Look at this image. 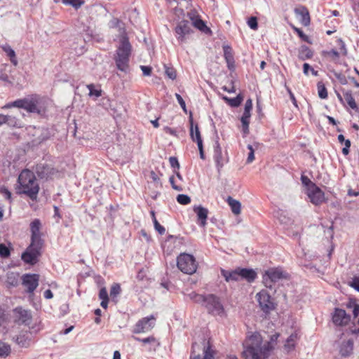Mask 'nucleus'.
<instances>
[{"instance_id":"51","label":"nucleus","mask_w":359,"mask_h":359,"mask_svg":"<svg viewBox=\"0 0 359 359\" xmlns=\"http://www.w3.org/2000/svg\"><path fill=\"white\" fill-rule=\"evenodd\" d=\"M176 199H177V201L180 204H182V205H187V204L190 203V202H191L190 197L185 194H179L177 196Z\"/></svg>"},{"instance_id":"21","label":"nucleus","mask_w":359,"mask_h":359,"mask_svg":"<svg viewBox=\"0 0 359 359\" xmlns=\"http://www.w3.org/2000/svg\"><path fill=\"white\" fill-rule=\"evenodd\" d=\"M194 210L197 215L200 226L204 227L206 225L208 210L204 207L199 205L197 207H194Z\"/></svg>"},{"instance_id":"15","label":"nucleus","mask_w":359,"mask_h":359,"mask_svg":"<svg viewBox=\"0 0 359 359\" xmlns=\"http://www.w3.org/2000/svg\"><path fill=\"white\" fill-rule=\"evenodd\" d=\"M351 321V316L341 309L335 308L332 313V322L337 326H345Z\"/></svg>"},{"instance_id":"6","label":"nucleus","mask_w":359,"mask_h":359,"mask_svg":"<svg viewBox=\"0 0 359 359\" xmlns=\"http://www.w3.org/2000/svg\"><path fill=\"white\" fill-rule=\"evenodd\" d=\"M200 345L197 343H194L191 347V352L190 359H215L216 351L210 344V341H203V356L199 353Z\"/></svg>"},{"instance_id":"19","label":"nucleus","mask_w":359,"mask_h":359,"mask_svg":"<svg viewBox=\"0 0 359 359\" xmlns=\"http://www.w3.org/2000/svg\"><path fill=\"white\" fill-rule=\"evenodd\" d=\"M224 57L227 65V67L229 70L232 71L235 69V60L233 54L232 48L225 45L223 46Z\"/></svg>"},{"instance_id":"30","label":"nucleus","mask_w":359,"mask_h":359,"mask_svg":"<svg viewBox=\"0 0 359 359\" xmlns=\"http://www.w3.org/2000/svg\"><path fill=\"white\" fill-rule=\"evenodd\" d=\"M297 340V334H290V336L285 341V343L284 344V350L287 353L293 351L295 347Z\"/></svg>"},{"instance_id":"5","label":"nucleus","mask_w":359,"mask_h":359,"mask_svg":"<svg viewBox=\"0 0 359 359\" xmlns=\"http://www.w3.org/2000/svg\"><path fill=\"white\" fill-rule=\"evenodd\" d=\"M177 266L186 274H193L197 269V263L194 257L187 253H182L177 257Z\"/></svg>"},{"instance_id":"36","label":"nucleus","mask_w":359,"mask_h":359,"mask_svg":"<svg viewBox=\"0 0 359 359\" xmlns=\"http://www.w3.org/2000/svg\"><path fill=\"white\" fill-rule=\"evenodd\" d=\"M223 99L232 107H237L240 106L243 100V97L241 94L233 98H229L226 96H224Z\"/></svg>"},{"instance_id":"55","label":"nucleus","mask_w":359,"mask_h":359,"mask_svg":"<svg viewBox=\"0 0 359 359\" xmlns=\"http://www.w3.org/2000/svg\"><path fill=\"white\" fill-rule=\"evenodd\" d=\"M10 352V346L4 344L0 346V357H6L9 355Z\"/></svg>"},{"instance_id":"64","label":"nucleus","mask_w":359,"mask_h":359,"mask_svg":"<svg viewBox=\"0 0 359 359\" xmlns=\"http://www.w3.org/2000/svg\"><path fill=\"white\" fill-rule=\"evenodd\" d=\"M99 297L100 299H108V293L105 287H102L100 289L99 292Z\"/></svg>"},{"instance_id":"13","label":"nucleus","mask_w":359,"mask_h":359,"mask_svg":"<svg viewBox=\"0 0 359 359\" xmlns=\"http://www.w3.org/2000/svg\"><path fill=\"white\" fill-rule=\"evenodd\" d=\"M36 177L39 180H52L54 177H59L58 172L48 165L38 164L35 168Z\"/></svg>"},{"instance_id":"61","label":"nucleus","mask_w":359,"mask_h":359,"mask_svg":"<svg viewBox=\"0 0 359 359\" xmlns=\"http://www.w3.org/2000/svg\"><path fill=\"white\" fill-rule=\"evenodd\" d=\"M175 97L182 109L184 110V111L187 112L186 104L182 97L177 93L175 94Z\"/></svg>"},{"instance_id":"53","label":"nucleus","mask_w":359,"mask_h":359,"mask_svg":"<svg viewBox=\"0 0 359 359\" xmlns=\"http://www.w3.org/2000/svg\"><path fill=\"white\" fill-rule=\"evenodd\" d=\"M10 250L5 244H0V256L2 258H7L10 256Z\"/></svg>"},{"instance_id":"40","label":"nucleus","mask_w":359,"mask_h":359,"mask_svg":"<svg viewBox=\"0 0 359 359\" xmlns=\"http://www.w3.org/2000/svg\"><path fill=\"white\" fill-rule=\"evenodd\" d=\"M18 275L14 273H9L7 274L6 283L9 286L15 287L18 284Z\"/></svg>"},{"instance_id":"26","label":"nucleus","mask_w":359,"mask_h":359,"mask_svg":"<svg viewBox=\"0 0 359 359\" xmlns=\"http://www.w3.org/2000/svg\"><path fill=\"white\" fill-rule=\"evenodd\" d=\"M330 194H325L316 185V205L323 203H327Z\"/></svg>"},{"instance_id":"59","label":"nucleus","mask_w":359,"mask_h":359,"mask_svg":"<svg viewBox=\"0 0 359 359\" xmlns=\"http://www.w3.org/2000/svg\"><path fill=\"white\" fill-rule=\"evenodd\" d=\"M169 161H170V164L171 167L174 169V172H175L176 168L179 169L180 164H179L178 160L176 157H173V156L170 157Z\"/></svg>"},{"instance_id":"12","label":"nucleus","mask_w":359,"mask_h":359,"mask_svg":"<svg viewBox=\"0 0 359 359\" xmlns=\"http://www.w3.org/2000/svg\"><path fill=\"white\" fill-rule=\"evenodd\" d=\"M156 318L154 316L145 317L137 321L135 324L133 333L139 334L151 330L155 325Z\"/></svg>"},{"instance_id":"7","label":"nucleus","mask_w":359,"mask_h":359,"mask_svg":"<svg viewBox=\"0 0 359 359\" xmlns=\"http://www.w3.org/2000/svg\"><path fill=\"white\" fill-rule=\"evenodd\" d=\"M18 193L25 194L30 199L34 201L37 198L39 186L37 181H18Z\"/></svg>"},{"instance_id":"33","label":"nucleus","mask_w":359,"mask_h":359,"mask_svg":"<svg viewBox=\"0 0 359 359\" xmlns=\"http://www.w3.org/2000/svg\"><path fill=\"white\" fill-rule=\"evenodd\" d=\"M344 98L348 105L352 109L355 111H358V107L357 106V104L352 96L351 92L350 90L344 91Z\"/></svg>"},{"instance_id":"37","label":"nucleus","mask_w":359,"mask_h":359,"mask_svg":"<svg viewBox=\"0 0 359 359\" xmlns=\"http://www.w3.org/2000/svg\"><path fill=\"white\" fill-rule=\"evenodd\" d=\"M17 180H36V176L34 171L25 168L21 171Z\"/></svg>"},{"instance_id":"25","label":"nucleus","mask_w":359,"mask_h":359,"mask_svg":"<svg viewBox=\"0 0 359 359\" xmlns=\"http://www.w3.org/2000/svg\"><path fill=\"white\" fill-rule=\"evenodd\" d=\"M241 279H245L251 283L257 278V273L251 269H240Z\"/></svg>"},{"instance_id":"48","label":"nucleus","mask_w":359,"mask_h":359,"mask_svg":"<svg viewBox=\"0 0 359 359\" xmlns=\"http://www.w3.org/2000/svg\"><path fill=\"white\" fill-rule=\"evenodd\" d=\"M87 88L89 90V96H95L96 97L101 96L102 90L100 89H95V86L93 83L87 85Z\"/></svg>"},{"instance_id":"18","label":"nucleus","mask_w":359,"mask_h":359,"mask_svg":"<svg viewBox=\"0 0 359 359\" xmlns=\"http://www.w3.org/2000/svg\"><path fill=\"white\" fill-rule=\"evenodd\" d=\"M294 13L298 20L304 25L307 26L310 23L309 11L304 6H298L294 8Z\"/></svg>"},{"instance_id":"42","label":"nucleus","mask_w":359,"mask_h":359,"mask_svg":"<svg viewBox=\"0 0 359 359\" xmlns=\"http://www.w3.org/2000/svg\"><path fill=\"white\" fill-rule=\"evenodd\" d=\"M318 229H321L324 231V235L327 241H330L333 238L334 236V231H333V224H332L329 227L325 229V226L321 224L318 226Z\"/></svg>"},{"instance_id":"10","label":"nucleus","mask_w":359,"mask_h":359,"mask_svg":"<svg viewBox=\"0 0 359 359\" xmlns=\"http://www.w3.org/2000/svg\"><path fill=\"white\" fill-rule=\"evenodd\" d=\"M259 305L263 312L268 313L275 309V303L266 290H261L256 294Z\"/></svg>"},{"instance_id":"47","label":"nucleus","mask_w":359,"mask_h":359,"mask_svg":"<svg viewBox=\"0 0 359 359\" xmlns=\"http://www.w3.org/2000/svg\"><path fill=\"white\" fill-rule=\"evenodd\" d=\"M165 74L170 79L175 80L177 77L175 69L172 67H168L164 65Z\"/></svg>"},{"instance_id":"27","label":"nucleus","mask_w":359,"mask_h":359,"mask_svg":"<svg viewBox=\"0 0 359 359\" xmlns=\"http://www.w3.org/2000/svg\"><path fill=\"white\" fill-rule=\"evenodd\" d=\"M303 255L302 257L299 256V264L306 269H313V262L311 257L312 255L307 256L306 252H302Z\"/></svg>"},{"instance_id":"54","label":"nucleus","mask_w":359,"mask_h":359,"mask_svg":"<svg viewBox=\"0 0 359 359\" xmlns=\"http://www.w3.org/2000/svg\"><path fill=\"white\" fill-rule=\"evenodd\" d=\"M248 25L253 30L258 28L257 18L255 16H251L248 20Z\"/></svg>"},{"instance_id":"38","label":"nucleus","mask_w":359,"mask_h":359,"mask_svg":"<svg viewBox=\"0 0 359 359\" xmlns=\"http://www.w3.org/2000/svg\"><path fill=\"white\" fill-rule=\"evenodd\" d=\"M214 158L218 164L220 163L222 160V148L218 140L215 141L214 145Z\"/></svg>"},{"instance_id":"46","label":"nucleus","mask_w":359,"mask_h":359,"mask_svg":"<svg viewBox=\"0 0 359 359\" xmlns=\"http://www.w3.org/2000/svg\"><path fill=\"white\" fill-rule=\"evenodd\" d=\"M250 118L241 116V121L242 123V131L244 135L249 133V124Z\"/></svg>"},{"instance_id":"24","label":"nucleus","mask_w":359,"mask_h":359,"mask_svg":"<svg viewBox=\"0 0 359 359\" xmlns=\"http://www.w3.org/2000/svg\"><path fill=\"white\" fill-rule=\"evenodd\" d=\"M304 193L307 195L311 203L314 204V183L313 181H302Z\"/></svg>"},{"instance_id":"60","label":"nucleus","mask_w":359,"mask_h":359,"mask_svg":"<svg viewBox=\"0 0 359 359\" xmlns=\"http://www.w3.org/2000/svg\"><path fill=\"white\" fill-rule=\"evenodd\" d=\"M350 285L359 292V276H354L350 283Z\"/></svg>"},{"instance_id":"63","label":"nucleus","mask_w":359,"mask_h":359,"mask_svg":"<svg viewBox=\"0 0 359 359\" xmlns=\"http://www.w3.org/2000/svg\"><path fill=\"white\" fill-rule=\"evenodd\" d=\"M140 68L142 71V74L144 76H150L151 75V71H152V69L151 67L142 65L140 67Z\"/></svg>"},{"instance_id":"1","label":"nucleus","mask_w":359,"mask_h":359,"mask_svg":"<svg viewBox=\"0 0 359 359\" xmlns=\"http://www.w3.org/2000/svg\"><path fill=\"white\" fill-rule=\"evenodd\" d=\"M278 337L279 334L275 333L271 337L269 341L262 344V337L259 333L252 334L243 343V357L244 359H266Z\"/></svg>"},{"instance_id":"16","label":"nucleus","mask_w":359,"mask_h":359,"mask_svg":"<svg viewBox=\"0 0 359 359\" xmlns=\"http://www.w3.org/2000/svg\"><path fill=\"white\" fill-rule=\"evenodd\" d=\"M39 276L37 274H25L22 276V285L29 293H32L39 285Z\"/></svg>"},{"instance_id":"3","label":"nucleus","mask_w":359,"mask_h":359,"mask_svg":"<svg viewBox=\"0 0 359 359\" xmlns=\"http://www.w3.org/2000/svg\"><path fill=\"white\" fill-rule=\"evenodd\" d=\"M17 107L23 109L28 113L36 114L42 116L46 112L45 107L43 104V99L38 95H32L31 96L18 99L13 102L6 104L2 109H11Z\"/></svg>"},{"instance_id":"49","label":"nucleus","mask_w":359,"mask_h":359,"mask_svg":"<svg viewBox=\"0 0 359 359\" xmlns=\"http://www.w3.org/2000/svg\"><path fill=\"white\" fill-rule=\"evenodd\" d=\"M121 287L120 285L118 283L114 284L110 290V296L114 299L116 298L121 292Z\"/></svg>"},{"instance_id":"4","label":"nucleus","mask_w":359,"mask_h":359,"mask_svg":"<svg viewBox=\"0 0 359 359\" xmlns=\"http://www.w3.org/2000/svg\"><path fill=\"white\" fill-rule=\"evenodd\" d=\"M202 305L205 307L208 313L212 316H224L225 315L224 308L220 299L212 294L205 295Z\"/></svg>"},{"instance_id":"43","label":"nucleus","mask_w":359,"mask_h":359,"mask_svg":"<svg viewBox=\"0 0 359 359\" xmlns=\"http://www.w3.org/2000/svg\"><path fill=\"white\" fill-rule=\"evenodd\" d=\"M318 96L321 99H325L327 97V91L323 82H318L317 83Z\"/></svg>"},{"instance_id":"58","label":"nucleus","mask_w":359,"mask_h":359,"mask_svg":"<svg viewBox=\"0 0 359 359\" xmlns=\"http://www.w3.org/2000/svg\"><path fill=\"white\" fill-rule=\"evenodd\" d=\"M311 72L312 74L314 75V67L310 66L308 63H304L303 65V72L305 75L308 76L309 72Z\"/></svg>"},{"instance_id":"44","label":"nucleus","mask_w":359,"mask_h":359,"mask_svg":"<svg viewBox=\"0 0 359 359\" xmlns=\"http://www.w3.org/2000/svg\"><path fill=\"white\" fill-rule=\"evenodd\" d=\"M5 123L11 127H19V121L17 118L12 116L4 115Z\"/></svg>"},{"instance_id":"20","label":"nucleus","mask_w":359,"mask_h":359,"mask_svg":"<svg viewBox=\"0 0 359 359\" xmlns=\"http://www.w3.org/2000/svg\"><path fill=\"white\" fill-rule=\"evenodd\" d=\"M190 122V137L192 141L196 142V144L202 143L203 140L201 135V132L198 124H194L192 116L189 117Z\"/></svg>"},{"instance_id":"32","label":"nucleus","mask_w":359,"mask_h":359,"mask_svg":"<svg viewBox=\"0 0 359 359\" xmlns=\"http://www.w3.org/2000/svg\"><path fill=\"white\" fill-rule=\"evenodd\" d=\"M313 56V52L305 45L301 46L299 50V58L302 60H306Z\"/></svg>"},{"instance_id":"50","label":"nucleus","mask_w":359,"mask_h":359,"mask_svg":"<svg viewBox=\"0 0 359 359\" xmlns=\"http://www.w3.org/2000/svg\"><path fill=\"white\" fill-rule=\"evenodd\" d=\"M294 31L298 34V36L300 37V39L305 41V42H307L309 43H311V41L310 40L309 37L306 35L303 31L296 27H292Z\"/></svg>"},{"instance_id":"41","label":"nucleus","mask_w":359,"mask_h":359,"mask_svg":"<svg viewBox=\"0 0 359 359\" xmlns=\"http://www.w3.org/2000/svg\"><path fill=\"white\" fill-rule=\"evenodd\" d=\"M187 297L191 300H193L194 302L202 304L203 302H204V298L205 295L200 294L195 292H191V293L187 294Z\"/></svg>"},{"instance_id":"29","label":"nucleus","mask_w":359,"mask_h":359,"mask_svg":"<svg viewBox=\"0 0 359 359\" xmlns=\"http://www.w3.org/2000/svg\"><path fill=\"white\" fill-rule=\"evenodd\" d=\"M226 201H227L229 205L230 206L232 212L234 215H238L241 213V204L238 201L233 199L231 196H229L227 198Z\"/></svg>"},{"instance_id":"17","label":"nucleus","mask_w":359,"mask_h":359,"mask_svg":"<svg viewBox=\"0 0 359 359\" xmlns=\"http://www.w3.org/2000/svg\"><path fill=\"white\" fill-rule=\"evenodd\" d=\"M41 222L38 219H34L31 224H30V230L32 233L31 236V243H36L37 245L39 243L43 244V241L41 238V233H40V229H41Z\"/></svg>"},{"instance_id":"28","label":"nucleus","mask_w":359,"mask_h":359,"mask_svg":"<svg viewBox=\"0 0 359 359\" xmlns=\"http://www.w3.org/2000/svg\"><path fill=\"white\" fill-rule=\"evenodd\" d=\"M277 218L281 224L286 226H289L293 223V219L283 210H279L277 212Z\"/></svg>"},{"instance_id":"34","label":"nucleus","mask_w":359,"mask_h":359,"mask_svg":"<svg viewBox=\"0 0 359 359\" xmlns=\"http://www.w3.org/2000/svg\"><path fill=\"white\" fill-rule=\"evenodd\" d=\"M83 32L86 34L85 41H90L91 40L99 41V36L95 34L94 29L90 26H84Z\"/></svg>"},{"instance_id":"2","label":"nucleus","mask_w":359,"mask_h":359,"mask_svg":"<svg viewBox=\"0 0 359 359\" xmlns=\"http://www.w3.org/2000/svg\"><path fill=\"white\" fill-rule=\"evenodd\" d=\"M132 53V46L126 33L121 35L119 44L114 56L116 68L124 73L130 71V57Z\"/></svg>"},{"instance_id":"35","label":"nucleus","mask_w":359,"mask_h":359,"mask_svg":"<svg viewBox=\"0 0 359 359\" xmlns=\"http://www.w3.org/2000/svg\"><path fill=\"white\" fill-rule=\"evenodd\" d=\"M193 27H195L200 31L204 32L205 34L211 33V30L209 27L206 26L205 22L200 18L196 19L193 22H191Z\"/></svg>"},{"instance_id":"62","label":"nucleus","mask_w":359,"mask_h":359,"mask_svg":"<svg viewBox=\"0 0 359 359\" xmlns=\"http://www.w3.org/2000/svg\"><path fill=\"white\" fill-rule=\"evenodd\" d=\"M3 50L8 57H13L15 54L14 50L8 45L4 46Z\"/></svg>"},{"instance_id":"8","label":"nucleus","mask_w":359,"mask_h":359,"mask_svg":"<svg viewBox=\"0 0 359 359\" xmlns=\"http://www.w3.org/2000/svg\"><path fill=\"white\" fill-rule=\"evenodd\" d=\"M43 246L42 243L38 245L31 243L25 252L22 255V259L27 264H34L37 262L38 257L41 255V250Z\"/></svg>"},{"instance_id":"9","label":"nucleus","mask_w":359,"mask_h":359,"mask_svg":"<svg viewBox=\"0 0 359 359\" xmlns=\"http://www.w3.org/2000/svg\"><path fill=\"white\" fill-rule=\"evenodd\" d=\"M193 31L191 22L185 20L180 21L175 28L177 39L180 43L186 42Z\"/></svg>"},{"instance_id":"52","label":"nucleus","mask_w":359,"mask_h":359,"mask_svg":"<svg viewBox=\"0 0 359 359\" xmlns=\"http://www.w3.org/2000/svg\"><path fill=\"white\" fill-rule=\"evenodd\" d=\"M121 25H123L122 22L118 19V18H114L110 21V27H118L120 30L123 29V32H121V35L125 32L124 27H122Z\"/></svg>"},{"instance_id":"14","label":"nucleus","mask_w":359,"mask_h":359,"mask_svg":"<svg viewBox=\"0 0 359 359\" xmlns=\"http://www.w3.org/2000/svg\"><path fill=\"white\" fill-rule=\"evenodd\" d=\"M15 315V322L19 325L29 326L32 320V316L29 310L23 309L21 307H17L13 311Z\"/></svg>"},{"instance_id":"39","label":"nucleus","mask_w":359,"mask_h":359,"mask_svg":"<svg viewBox=\"0 0 359 359\" xmlns=\"http://www.w3.org/2000/svg\"><path fill=\"white\" fill-rule=\"evenodd\" d=\"M65 5L72 6L76 10L81 8L85 3L84 0H62Z\"/></svg>"},{"instance_id":"11","label":"nucleus","mask_w":359,"mask_h":359,"mask_svg":"<svg viewBox=\"0 0 359 359\" xmlns=\"http://www.w3.org/2000/svg\"><path fill=\"white\" fill-rule=\"evenodd\" d=\"M284 278H285V276L281 269H270L265 272L263 281L266 287L272 289L273 283Z\"/></svg>"},{"instance_id":"56","label":"nucleus","mask_w":359,"mask_h":359,"mask_svg":"<svg viewBox=\"0 0 359 359\" xmlns=\"http://www.w3.org/2000/svg\"><path fill=\"white\" fill-rule=\"evenodd\" d=\"M155 229L161 234L163 235L165 232V228L159 224L156 218L153 221Z\"/></svg>"},{"instance_id":"22","label":"nucleus","mask_w":359,"mask_h":359,"mask_svg":"<svg viewBox=\"0 0 359 359\" xmlns=\"http://www.w3.org/2000/svg\"><path fill=\"white\" fill-rule=\"evenodd\" d=\"M221 274L226 282L238 281L241 279L239 268L231 271L222 269Z\"/></svg>"},{"instance_id":"57","label":"nucleus","mask_w":359,"mask_h":359,"mask_svg":"<svg viewBox=\"0 0 359 359\" xmlns=\"http://www.w3.org/2000/svg\"><path fill=\"white\" fill-rule=\"evenodd\" d=\"M248 149H249L248 156L247 158V163H250L255 159V151L251 144L248 145Z\"/></svg>"},{"instance_id":"45","label":"nucleus","mask_w":359,"mask_h":359,"mask_svg":"<svg viewBox=\"0 0 359 359\" xmlns=\"http://www.w3.org/2000/svg\"><path fill=\"white\" fill-rule=\"evenodd\" d=\"M134 339L140 341L144 344H156L158 345V343L157 342L156 338L153 336L148 337L147 338L141 339L137 337H134Z\"/></svg>"},{"instance_id":"31","label":"nucleus","mask_w":359,"mask_h":359,"mask_svg":"<svg viewBox=\"0 0 359 359\" xmlns=\"http://www.w3.org/2000/svg\"><path fill=\"white\" fill-rule=\"evenodd\" d=\"M16 343L21 347H28L31 343V338L29 334H20L16 337Z\"/></svg>"},{"instance_id":"23","label":"nucleus","mask_w":359,"mask_h":359,"mask_svg":"<svg viewBox=\"0 0 359 359\" xmlns=\"http://www.w3.org/2000/svg\"><path fill=\"white\" fill-rule=\"evenodd\" d=\"M353 350V341L352 339H348L346 341H344L339 348V353L343 357H348L352 353Z\"/></svg>"}]
</instances>
